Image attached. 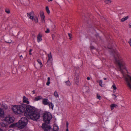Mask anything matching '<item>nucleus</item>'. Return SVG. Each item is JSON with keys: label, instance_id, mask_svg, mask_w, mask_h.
I'll return each instance as SVG.
<instances>
[{"label": "nucleus", "instance_id": "f257e3e1", "mask_svg": "<svg viewBox=\"0 0 131 131\" xmlns=\"http://www.w3.org/2000/svg\"><path fill=\"white\" fill-rule=\"evenodd\" d=\"M12 109L16 115L24 114L28 119L37 121L40 117V113L37 109L35 107L25 104L13 105Z\"/></svg>", "mask_w": 131, "mask_h": 131}, {"label": "nucleus", "instance_id": "f03ea898", "mask_svg": "<svg viewBox=\"0 0 131 131\" xmlns=\"http://www.w3.org/2000/svg\"><path fill=\"white\" fill-rule=\"evenodd\" d=\"M115 63L117 64L121 71H123V69L126 70L125 64L122 59L121 58H114Z\"/></svg>", "mask_w": 131, "mask_h": 131}, {"label": "nucleus", "instance_id": "7ed1b4c3", "mask_svg": "<svg viewBox=\"0 0 131 131\" xmlns=\"http://www.w3.org/2000/svg\"><path fill=\"white\" fill-rule=\"evenodd\" d=\"M28 119L26 117H22L17 123V127L20 129L26 127L28 121Z\"/></svg>", "mask_w": 131, "mask_h": 131}, {"label": "nucleus", "instance_id": "20e7f679", "mask_svg": "<svg viewBox=\"0 0 131 131\" xmlns=\"http://www.w3.org/2000/svg\"><path fill=\"white\" fill-rule=\"evenodd\" d=\"M43 121L47 124H49L52 117V115L51 113L46 112L43 113Z\"/></svg>", "mask_w": 131, "mask_h": 131}, {"label": "nucleus", "instance_id": "39448f33", "mask_svg": "<svg viewBox=\"0 0 131 131\" xmlns=\"http://www.w3.org/2000/svg\"><path fill=\"white\" fill-rule=\"evenodd\" d=\"M3 122H1L0 125L2 127L7 128L8 125V115H7L5 117H3Z\"/></svg>", "mask_w": 131, "mask_h": 131}, {"label": "nucleus", "instance_id": "423d86ee", "mask_svg": "<svg viewBox=\"0 0 131 131\" xmlns=\"http://www.w3.org/2000/svg\"><path fill=\"white\" fill-rule=\"evenodd\" d=\"M108 48L111 50L112 53L114 56V57H120L119 54L116 50H115L113 48L112 46H110L109 45L108 46Z\"/></svg>", "mask_w": 131, "mask_h": 131}, {"label": "nucleus", "instance_id": "0eeeda50", "mask_svg": "<svg viewBox=\"0 0 131 131\" xmlns=\"http://www.w3.org/2000/svg\"><path fill=\"white\" fill-rule=\"evenodd\" d=\"M127 76L125 77V79L127 86L131 89V77L128 74L127 75Z\"/></svg>", "mask_w": 131, "mask_h": 131}, {"label": "nucleus", "instance_id": "6e6552de", "mask_svg": "<svg viewBox=\"0 0 131 131\" xmlns=\"http://www.w3.org/2000/svg\"><path fill=\"white\" fill-rule=\"evenodd\" d=\"M48 124L46 123L42 124V127L45 131H48V130H49V131H50V130L52 129L50 125H48Z\"/></svg>", "mask_w": 131, "mask_h": 131}, {"label": "nucleus", "instance_id": "1a4fd4ad", "mask_svg": "<svg viewBox=\"0 0 131 131\" xmlns=\"http://www.w3.org/2000/svg\"><path fill=\"white\" fill-rule=\"evenodd\" d=\"M101 39V38H100L98 34L96 35L94 39L92 37H91L90 40L92 41L96 42V43H97L98 41H100Z\"/></svg>", "mask_w": 131, "mask_h": 131}, {"label": "nucleus", "instance_id": "9d476101", "mask_svg": "<svg viewBox=\"0 0 131 131\" xmlns=\"http://www.w3.org/2000/svg\"><path fill=\"white\" fill-rule=\"evenodd\" d=\"M79 74L76 73L74 75V81L77 85H78L79 83Z\"/></svg>", "mask_w": 131, "mask_h": 131}, {"label": "nucleus", "instance_id": "9b49d317", "mask_svg": "<svg viewBox=\"0 0 131 131\" xmlns=\"http://www.w3.org/2000/svg\"><path fill=\"white\" fill-rule=\"evenodd\" d=\"M27 16L29 18L32 20L34 19V14L33 12H32L30 13H27Z\"/></svg>", "mask_w": 131, "mask_h": 131}, {"label": "nucleus", "instance_id": "f8f14e48", "mask_svg": "<svg viewBox=\"0 0 131 131\" xmlns=\"http://www.w3.org/2000/svg\"><path fill=\"white\" fill-rule=\"evenodd\" d=\"M24 103H27V105H28L29 104V102L28 101V98L26 97L25 96H23V103L20 104V105H21V104H24Z\"/></svg>", "mask_w": 131, "mask_h": 131}, {"label": "nucleus", "instance_id": "ddd939ff", "mask_svg": "<svg viewBox=\"0 0 131 131\" xmlns=\"http://www.w3.org/2000/svg\"><path fill=\"white\" fill-rule=\"evenodd\" d=\"M42 35L39 33L37 36V42H41L42 40Z\"/></svg>", "mask_w": 131, "mask_h": 131}, {"label": "nucleus", "instance_id": "4468645a", "mask_svg": "<svg viewBox=\"0 0 131 131\" xmlns=\"http://www.w3.org/2000/svg\"><path fill=\"white\" fill-rule=\"evenodd\" d=\"M5 113L3 109L0 108V118H3L5 116Z\"/></svg>", "mask_w": 131, "mask_h": 131}, {"label": "nucleus", "instance_id": "2eb2a0df", "mask_svg": "<svg viewBox=\"0 0 131 131\" xmlns=\"http://www.w3.org/2000/svg\"><path fill=\"white\" fill-rule=\"evenodd\" d=\"M15 118L14 116L10 117V116L9 114V124H10L14 122L15 120Z\"/></svg>", "mask_w": 131, "mask_h": 131}, {"label": "nucleus", "instance_id": "dca6fc26", "mask_svg": "<svg viewBox=\"0 0 131 131\" xmlns=\"http://www.w3.org/2000/svg\"><path fill=\"white\" fill-rule=\"evenodd\" d=\"M40 15L42 23H45V16L44 14V13L43 12L41 13Z\"/></svg>", "mask_w": 131, "mask_h": 131}, {"label": "nucleus", "instance_id": "f3484780", "mask_svg": "<svg viewBox=\"0 0 131 131\" xmlns=\"http://www.w3.org/2000/svg\"><path fill=\"white\" fill-rule=\"evenodd\" d=\"M42 103L44 105H46L49 104V102L48 101L47 99L45 98L43 99Z\"/></svg>", "mask_w": 131, "mask_h": 131}, {"label": "nucleus", "instance_id": "a211bd4d", "mask_svg": "<svg viewBox=\"0 0 131 131\" xmlns=\"http://www.w3.org/2000/svg\"><path fill=\"white\" fill-rule=\"evenodd\" d=\"M1 107L3 108V110L4 111L8 109V106L7 104H5V103H4L2 104L1 105Z\"/></svg>", "mask_w": 131, "mask_h": 131}, {"label": "nucleus", "instance_id": "6ab92c4d", "mask_svg": "<svg viewBox=\"0 0 131 131\" xmlns=\"http://www.w3.org/2000/svg\"><path fill=\"white\" fill-rule=\"evenodd\" d=\"M118 106L114 104H112L110 105V107L111 110H113L114 108H117L118 107Z\"/></svg>", "mask_w": 131, "mask_h": 131}, {"label": "nucleus", "instance_id": "aec40b11", "mask_svg": "<svg viewBox=\"0 0 131 131\" xmlns=\"http://www.w3.org/2000/svg\"><path fill=\"white\" fill-rule=\"evenodd\" d=\"M43 99V98L40 95L37 96H36L35 98V101H38Z\"/></svg>", "mask_w": 131, "mask_h": 131}, {"label": "nucleus", "instance_id": "412c9836", "mask_svg": "<svg viewBox=\"0 0 131 131\" xmlns=\"http://www.w3.org/2000/svg\"><path fill=\"white\" fill-rule=\"evenodd\" d=\"M17 123H13L9 125V128H13L15 127H17Z\"/></svg>", "mask_w": 131, "mask_h": 131}, {"label": "nucleus", "instance_id": "4be33fe9", "mask_svg": "<svg viewBox=\"0 0 131 131\" xmlns=\"http://www.w3.org/2000/svg\"><path fill=\"white\" fill-rule=\"evenodd\" d=\"M50 108H51L52 110L53 109V108L54 107V105L51 102H49V104H48Z\"/></svg>", "mask_w": 131, "mask_h": 131}, {"label": "nucleus", "instance_id": "5701e85b", "mask_svg": "<svg viewBox=\"0 0 131 131\" xmlns=\"http://www.w3.org/2000/svg\"><path fill=\"white\" fill-rule=\"evenodd\" d=\"M129 17V16H128L126 17H124L121 19V21L123 22L127 20Z\"/></svg>", "mask_w": 131, "mask_h": 131}, {"label": "nucleus", "instance_id": "b1692460", "mask_svg": "<svg viewBox=\"0 0 131 131\" xmlns=\"http://www.w3.org/2000/svg\"><path fill=\"white\" fill-rule=\"evenodd\" d=\"M97 82L99 83V85L101 87H103L102 85L103 81L102 80H99L97 81Z\"/></svg>", "mask_w": 131, "mask_h": 131}, {"label": "nucleus", "instance_id": "393cba45", "mask_svg": "<svg viewBox=\"0 0 131 131\" xmlns=\"http://www.w3.org/2000/svg\"><path fill=\"white\" fill-rule=\"evenodd\" d=\"M52 58H48L47 62L50 63V64H51L52 63Z\"/></svg>", "mask_w": 131, "mask_h": 131}, {"label": "nucleus", "instance_id": "a878e982", "mask_svg": "<svg viewBox=\"0 0 131 131\" xmlns=\"http://www.w3.org/2000/svg\"><path fill=\"white\" fill-rule=\"evenodd\" d=\"M37 61L38 62V63L40 64V67H41L43 65L41 60H40L38 59L37 60Z\"/></svg>", "mask_w": 131, "mask_h": 131}, {"label": "nucleus", "instance_id": "bb28decb", "mask_svg": "<svg viewBox=\"0 0 131 131\" xmlns=\"http://www.w3.org/2000/svg\"><path fill=\"white\" fill-rule=\"evenodd\" d=\"M46 9L47 13L48 14H49L50 13V12L48 6H47L46 7Z\"/></svg>", "mask_w": 131, "mask_h": 131}, {"label": "nucleus", "instance_id": "cd10ccee", "mask_svg": "<svg viewBox=\"0 0 131 131\" xmlns=\"http://www.w3.org/2000/svg\"><path fill=\"white\" fill-rule=\"evenodd\" d=\"M66 84L68 86H70L71 85L70 82L69 80H68L66 82Z\"/></svg>", "mask_w": 131, "mask_h": 131}, {"label": "nucleus", "instance_id": "c85d7f7f", "mask_svg": "<svg viewBox=\"0 0 131 131\" xmlns=\"http://www.w3.org/2000/svg\"><path fill=\"white\" fill-rule=\"evenodd\" d=\"M54 95L56 97H58L59 95L58 94V93L56 91L54 92Z\"/></svg>", "mask_w": 131, "mask_h": 131}, {"label": "nucleus", "instance_id": "c756f323", "mask_svg": "<svg viewBox=\"0 0 131 131\" xmlns=\"http://www.w3.org/2000/svg\"><path fill=\"white\" fill-rule=\"evenodd\" d=\"M111 0H105V2L106 4H108L111 3Z\"/></svg>", "mask_w": 131, "mask_h": 131}, {"label": "nucleus", "instance_id": "7c9ffc66", "mask_svg": "<svg viewBox=\"0 0 131 131\" xmlns=\"http://www.w3.org/2000/svg\"><path fill=\"white\" fill-rule=\"evenodd\" d=\"M113 89L115 90H116L117 88L114 84L112 86Z\"/></svg>", "mask_w": 131, "mask_h": 131}, {"label": "nucleus", "instance_id": "2f4dec72", "mask_svg": "<svg viewBox=\"0 0 131 131\" xmlns=\"http://www.w3.org/2000/svg\"><path fill=\"white\" fill-rule=\"evenodd\" d=\"M68 125H69V123L68 122H66V127H67L66 131H69V129H68Z\"/></svg>", "mask_w": 131, "mask_h": 131}, {"label": "nucleus", "instance_id": "473e14b6", "mask_svg": "<svg viewBox=\"0 0 131 131\" xmlns=\"http://www.w3.org/2000/svg\"><path fill=\"white\" fill-rule=\"evenodd\" d=\"M35 21L36 23H37L38 21V19L37 17H35L34 18Z\"/></svg>", "mask_w": 131, "mask_h": 131}, {"label": "nucleus", "instance_id": "72a5a7b5", "mask_svg": "<svg viewBox=\"0 0 131 131\" xmlns=\"http://www.w3.org/2000/svg\"><path fill=\"white\" fill-rule=\"evenodd\" d=\"M97 97L100 100H101L102 99L101 96L100 95H99L98 94H97Z\"/></svg>", "mask_w": 131, "mask_h": 131}, {"label": "nucleus", "instance_id": "f704fd0d", "mask_svg": "<svg viewBox=\"0 0 131 131\" xmlns=\"http://www.w3.org/2000/svg\"><path fill=\"white\" fill-rule=\"evenodd\" d=\"M68 36H69V37H70V39H71L72 38V35L71 34H70V33H68Z\"/></svg>", "mask_w": 131, "mask_h": 131}, {"label": "nucleus", "instance_id": "c9c22d12", "mask_svg": "<svg viewBox=\"0 0 131 131\" xmlns=\"http://www.w3.org/2000/svg\"><path fill=\"white\" fill-rule=\"evenodd\" d=\"M56 126L57 127V129L56 130H55L53 129L52 130V131L51 130V131H58V129H59L58 126Z\"/></svg>", "mask_w": 131, "mask_h": 131}, {"label": "nucleus", "instance_id": "e433bc0d", "mask_svg": "<svg viewBox=\"0 0 131 131\" xmlns=\"http://www.w3.org/2000/svg\"><path fill=\"white\" fill-rule=\"evenodd\" d=\"M90 48L91 50H93L94 49V47L93 46H90Z\"/></svg>", "mask_w": 131, "mask_h": 131}, {"label": "nucleus", "instance_id": "4c0bfd02", "mask_svg": "<svg viewBox=\"0 0 131 131\" xmlns=\"http://www.w3.org/2000/svg\"><path fill=\"white\" fill-rule=\"evenodd\" d=\"M32 49H30L29 51V54L30 55H31V52L32 51Z\"/></svg>", "mask_w": 131, "mask_h": 131}, {"label": "nucleus", "instance_id": "58836bf2", "mask_svg": "<svg viewBox=\"0 0 131 131\" xmlns=\"http://www.w3.org/2000/svg\"><path fill=\"white\" fill-rule=\"evenodd\" d=\"M14 42L13 41L10 40H9V43H13Z\"/></svg>", "mask_w": 131, "mask_h": 131}, {"label": "nucleus", "instance_id": "ea45409f", "mask_svg": "<svg viewBox=\"0 0 131 131\" xmlns=\"http://www.w3.org/2000/svg\"><path fill=\"white\" fill-rule=\"evenodd\" d=\"M50 83V81H48L46 83V85H47L48 86Z\"/></svg>", "mask_w": 131, "mask_h": 131}, {"label": "nucleus", "instance_id": "a19ab883", "mask_svg": "<svg viewBox=\"0 0 131 131\" xmlns=\"http://www.w3.org/2000/svg\"><path fill=\"white\" fill-rule=\"evenodd\" d=\"M49 32V30L48 29H47V30L45 31V32L46 33H48Z\"/></svg>", "mask_w": 131, "mask_h": 131}, {"label": "nucleus", "instance_id": "79ce46f5", "mask_svg": "<svg viewBox=\"0 0 131 131\" xmlns=\"http://www.w3.org/2000/svg\"><path fill=\"white\" fill-rule=\"evenodd\" d=\"M48 57H52L50 53L48 54Z\"/></svg>", "mask_w": 131, "mask_h": 131}, {"label": "nucleus", "instance_id": "37998d69", "mask_svg": "<svg viewBox=\"0 0 131 131\" xmlns=\"http://www.w3.org/2000/svg\"><path fill=\"white\" fill-rule=\"evenodd\" d=\"M112 96H115L114 98H116L117 97V96L115 94H113L112 95Z\"/></svg>", "mask_w": 131, "mask_h": 131}, {"label": "nucleus", "instance_id": "c03bdc74", "mask_svg": "<svg viewBox=\"0 0 131 131\" xmlns=\"http://www.w3.org/2000/svg\"><path fill=\"white\" fill-rule=\"evenodd\" d=\"M5 12L7 13L8 14V10L6 9L5 10Z\"/></svg>", "mask_w": 131, "mask_h": 131}, {"label": "nucleus", "instance_id": "a18cd8bd", "mask_svg": "<svg viewBox=\"0 0 131 131\" xmlns=\"http://www.w3.org/2000/svg\"><path fill=\"white\" fill-rule=\"evenodd\" d=\"M87 79L88 80H89L90 79V78L89 77H87Z\"/></svg>", "mask_w": 131, "mask_h": 131}, {"label": "nucleus", "instance_id": "49530a36", "mask_svg": "<svg viewBox=\"0 0 131 131\" xmlns=\"http://www.w3.org/2000/svg\"><path fill=\"white\" fill-rule=\"evenodd\" d=\"M50 80V78L49 77H48V81H49Z\"/></svg>", "mask_w": 131, "mask_h": 131}, {"label": "nucleus", "instance_id": "de8ad7c7", "mask_svg": "<svg viewBox=\"0 0 131 131\" xmlns=\"http://www.w3.org/2000/svg\"><path fill=\"white\" fill-rule=\"evenodd\" d=\"M35 90H34L33 91H32V92L33 93V94H35Z\"/></svg>", "mask_w": 131, "mask_h": 131}, {"label": "nucleus", "instance_id": "09e8293b", "mask_svg": "<svg viewBox=\"0 0 131 131\" xmlns=\"http://www.w3.org/2000/svg\"><path fill=\"white\" fill-rule=\"evenodd\" d=\"M129 43L130 44V46L131 47V40L129 42Z\"/></svg>", "mask_w": 131, "mask_h": 131}, {"label": "nucleus", "instance_id": "8fccbe9b", "mask_svg": "<svg viewBox=\"0 0 131 131\" xmlns=\"http://www.w3.org/2000/svg\"><path fill=\"white\" fill-rule=\"evenodd\" d=\"M103 79L104 80H107V78H103Z\"/></svg>", "mask_w": 131, "mask_h": 131}, {"label": "nucleus", "instance_id": "3c124183", "mask_svg": "<svg viewBox=\"0 0 131 131\" xmlns=\"http://www.w3.org/2000/svg\"><path fill=\"white\" fill-rule=\"evenodd\" d=\"M116 90H114L113 91V92L114 93H115L116 92Z\"/></svg>", "mask_w": 131, "mask_h": 131}, {"label": "nucleus", "instance_id": "603ef678", "mask_svg": "<svg viewBox=\"0 0 131 131\" xmlns=\"http://www.w3.org/2000/svg\"><path fill=\"white\" fill-rule=\"evenodd\" d=\"M129 26L130 28H131V25H130V24H129Z\"/></svg>", "mask_w": 131, "mask_h": 131}, {"label": "nucleus", "instance_id": "864d4df0", "mask_svg": "<svg viewBox=\"0 0 131 131\" xmlns=\"http://www.w3.org/2000/svg\"><path fill=\"white\" fill-rule=\"evenodd\" d=\"M0 131H3V130L2 129L0 128Z\"/></svg>", "mask_w": 131, "mask_h": 131}, {"label": "nucleus", "instance_id": "5fc2aeb1", "mask_svg": "<svg viewBox=\"0 0 131 131\" xmlns=\"http://www.w3.org/2000/svg\"><path fill=\"white\" fill-rule=\"evenodd\" d=\"M85 88H87V89H89V88L87 86H86L85 87Z\"/></svg>", "mask_w": 131, "mask_h": 131}, {"label": "nucleus", "instance_id": "6e6d98bb", "mask_svg": "<svg viewBox=\"0 0 131 131\" xmlns=\"http://www.w3.org/2000/svg\"><path fill=\"white\" fill-rule=\"evenodd\" d=\"M88 91V90H86V91H85V92H87Z\"/></svg>", "mask_w": 131, "mask_h": 131}, {"label": "nucleus", "instance_id": "4d7b16f0", "mask_svg": "<svg viewBox=\"0 0 131 131\" xmlns=\"http://www.w3.org/2000/svg\"><path fill=\"white\" fill-rule=\"evenodd\" d=\"M53 0H48V1H52Z\"/></svg>", "mask_w": 131, "mask_h": 131}, {"label": "nucleus", "instance_id": "13d9d810", "mask_svg": "<svg viewBox=\"0 0 131 131\" xmlns=\"http://www.w3.org/2000/svg\"><path fill=\"white\" fill-rule=\"evenodd\" d=\"M23 57L22 55H21V56H20V57Z\"/></svg>", "mask_w": 131, "mask_h": 131}, {"label": "nucleus", "instance_id": "bf43d9fd", "mask_svg": "<svg viewBox=\"0 0 131 131\" xmlns=\"http://www.w3.org/2000/svg\"><path fill=\"white\" fill-rule=\"evenodd\" d=\"M85 130H85V129H84V130H82V131H85Z\"/></svg>", "mask_w": 131, "mask_h": 131}, {"label": "nucleus", "instance_id": "052dcab7", "mask_svg": "<svg viewBox=\"0 0 131 131\" xmlns=\"http://www.w3.org/2000/svg\"><path fill=\"white\" fill-rule=\"evenodd\" d=\"M8 12H9V14L10 13V12L9 10Z\"/></svg>", "mask_w": 131, "mask_h": 131}, {"label": "nucleus", "instance_id": "680f3d73", "mask_svg": "<svg viewBox=\"0 0 131 131\" xmlns=\"http://www.w3.org/2000/svg\"><path fill=\"white\" fill-rule=\"evenodd\" d=\"M10 130H11V129H10L9 130V131Z\"/></svg>", "mask_w": 131, "mask_h": 131}]
</instances>
